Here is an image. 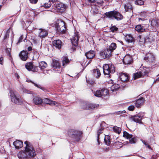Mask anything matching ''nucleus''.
Listing matches in <instances>:
<instances>
[{
	"label": "nucleus",
	"instance_id": "nucleus-31",
	"mask_svg": "<svg viewBox=\"0 0 159 159\" xmlns=\"http://www.w3.org/2000/svg\"><path fill=\"white\" fill-rule=\"evenodd\" d=\"M26 68L29 70H32L34 65L32 62L27 63L25 65Z\"/></svg>",
	"mask_w": 159,
	"mask_h": 159
},
{
	"label": "nucleus",
	"instance_id": "nucleus-54",
	"mask_svg": "<svg viewBox=\"0 0 159 159\" xmlns=\"http://www.w3.org/2000/svg\"><path fill=\"white\" fill-rule=\"evenodd\" d=\"M10 29H9L7 32L6 34V35L5 36V38H6H6H7V37H8L9 35V33L10 32Z\"/></svg>",
	"mask_w": 159,
	"mask_h": 159
},
{
	"label": "nucleus",
	"instance_id": "nucleus-21",
	"mask_svg": "<svg viewBox=\"0 0 159 159\" xmlns=\"http://www.w3.org/2000/svg\"><path fill=\"white\" fill-rule=\"evenodd\" d=\"M85 56L87 59H91L93 58L95 56V52L93 50H90L85 53Z\"/></svg>",
	"mask_w": 159,
	"mask_h": 159
},
{
	"label": "nucleus",
	"instance_id": "nucleus-59",
	"mask_svg": "<svg viewBox=\"0 0 159 159\" xmlns=\"http://www.w3.org/2000/svg\"><path fill=\"white\" fill-rule=\"evenodd\" d=\"M142 142V143L146 146L147 145L148 143L146 142H145L144 141H143V139H141L140 140Z\"/></svg>",
	"mask_w": 159,
	"mask_h": 159
},
{
	"label": "nucleus",
	"instance_id": "nucleus-26",
	"mask_svg": "<svg viewBox=\"0 0 159 159\" xmlns=\"http://www.w3.org/2000/svg\"><path fill=\"white\" fill-rule=\"evenodd\" d=\"M52 67L55 69L59 68L60 67V65L58 61L56 60H53L52 63Z\"/></svg>",
	"mask_w": 159,
	"mask_h": 159
},
{
	"label": "nucleus",
	"instance_id": "nucleus-35",
	"mask_svg": "<svg viewBox=\"0 0 159 159\" xmlns=\"http://www.w3.org/2000/svg\"><path fill=\"white\" fill-rule=\"evenodd\" d=\"M116 48V45L114 43H112L109 46V48H107L111 52L115 50Z\"/></svg>",
	"mask_w": 159,
	"mask_h": 159
},
{
	"label": "nucleus",
	"instance_id": "nucleus-28",
	"mask_svg": "<svg viewBox=\"0 0 159 159\" xmlns=\"http://www.w3.org/2000/svg\"><path fill=\"white\" fill-rule=\"evenodd\" d=\"M62 65L63 66H65L68 64L70 61L66 57H63L62 58Z\"/></svg>",
	"mask_w": 159,
	"mask_h": 159
},
{
	"label": "nucleus",
	"instance_id": "nucleus-64",
	"mask_svg": "<svg viewBox=\"0 0 159 159\" xmlns=\"http://www.w3.org/2000/svg\"><path fill=\"white\" fill-rule=\"evenodd\" d=\"M159 77L156 79V81H159Z\"/></svg>",
	"mask_w": 159,
	"mask_h": 159
},
{
	"label": "nucleus",
	"instance_id": "nucleus-30",
	"mask_svg": "<svg viewBox=\"0 0 159 159\" xmlns=\"http://www.w3.org/2000/svg\"><path fill=\"white\" fill-rule=\"evenodd\" d=\"M93 75L96 78H98L101 75L99 70L98 69H94L93 70Z\"/></svg>",
	"mask_w": 159,
	"mask_h": 159
},
{
	"label": "nucleus",
	"instance_id": "nucleus-1",
	"mask_svg": "<svg viewBox=\"0 0 159 159\" xmlns=\"http://www.w3.org/2000/svg\"><path fill=\"white\" fill-rule=\"evenodd\" d=\"M82 132L75 129H70L68 130L67 134L69 137L75 141H78L81 138Z\"/></svg>",
	"mask_w": 159,
	"mask_h": 159
},
{
	"label": "nucleus",
	"instance_id": "nucleus-38",
	"mask_svg": "<svg viewBox=\"0 0 159 159\" xmlns=\"http://www.w3.org/2000/svg\"><path fill=\"white\" fill-rule=\"evenodd\" d=\"M98 11V9L97 8L96 6H94L92 8L91 12L93 15H95L97 14Z\"/></svg>",
	"mask_w": 159,
	"mask_h": 159
},
{
	"label": "nucleus",
	"instance_id": "nucleus-49",
	"mask_svg": "<svg viewBox=\"0 0 159 159\" xmlns=\"http://www.w3.org/2000/svg\"><path fill=\"white\" fill-rule=\"evenodd\" d=\"M32 70V71L33 72H39V70L38 69V66H34Z\"/></svg>",
	"mask_w": 159,
	"mask_h": 159
},
{
	"label": "nucleus",
	"instance_id": "nucleus-48",
	"mask_svg": "<svg viewBox=\"0 0 159 159\" xmlns=\"http://www.w3.org/2000/svg\"><path fill=\"white\" fill-rule=\"evenodd\" d=\"M118 28L115 26H113L110 28L111 31L113 32L117 31L118 30Z\"/></svg>",
	"mask_w": 159,
	"mask_h": 159
},
{
	"label": "nucleus",
	"instance_id": "nucleus-29",
	"mask_svg": "<svg viewBox=\"0 0 159 159\" xmlns=\"http://www.w3.org/2000/svg\"><path fill=\"white\" fill-rule=\"evenodd\" d=\"M39 36L42 38H45L48 34L47 30L43 29H40Z\"/></svg>",
	"mask_w": 159,
	"mask_h": 159
},
{
	"label": "nucleus",
	"instance_id": "nucleus-63",
	"mask_svg": "<svg viewBox=\"0 0 159 159\" xmlns=\"http://www.w3.org/2000/svg\"><path fill=\"white\" fill-rule=\"evenodd\" d=\"M97 1L95 0H92L91 1V3H93V2H96Z\"/></svg>",
	"mask_w": 159,
	"mask_h": 159
},
{
	"label": "nucleus",
	"instance_id": "nucleus-43",
	"mask_svg": "<svg viewBox=\"0 0 159 159\" xmlns=\"http://www.w3.org/2000/svg\"><path fill=\"white\" fill-rule=\"evenodd\" d=\"M149 72V71L148 70H142L141 73H142V77H143L145 75H148V74Z\"/></svg>",
	"mask_w": 159,
	"mask_h": 159
},
{
	"label": "nucleus",
	"instance_id": "nucleus-44",
	"mask_svg": "<svg viewBox=\"0 0 159 159\" xmlns=\"http://www.w3.org/2000/svg\"><path fill=\"white\" fill-rule=\"evenodd\" d=\"M143 1L142 0H136L135 2V4L139 5H143Z\"/></svg>",
	"mask_w": 159,
	"mask_h": 159
},
{
	"label": "nucleus",
	"instance_id": "nucleus-34",
	"mask_svg": "<svg viewBox=\"0 0 159 159\" xmlns=\"http://www.w3.org/2000/svg\"><path fill=\"white\" fill-rule=\"evenodd\" d=\"M125 11H131L132 10V7L131 5L129 3H127L124 6Z\"/></svg>",
	"mask_w": 159,
	"mask_h": 159
},
{
	"label": "nucleus",
	"instance_id": "nucleus-53",
	"mask_svg": "<svg viewBox=\"0 0 159 159\" xmlns=\"http://www.w3.org/2000/svg\"><path fill=\"white\" fill-rule=\"evenodd\" d=\"M96 3L98 4L100 6H101L102 5V4L103 3V1H101V0L99 1H97L96 2Z\"/></svg>",
	"mask_w": 159,
	"mask_h": 159
},
{
	"label": "nucleus",
	"instance_id": "nucleus-9",
	"mask_svg": "<svg viewBox=\"0 0 159 159\" xmlns=\"http://www.w3.org/2000/svg\"><path fill=\"white\" fill-rule=\"evenodd\" d=\"M57 11L62 12L64 11L66 8V6L65 4L60 2H57L56 4L53 6Z\"/></svg>",
	"mask_w": 159,
	"mask_h": 159
},
{
	"label": "nucleus",
	"instance_id": "nucleus-27",
	"mask_svg": "<svg viewBox=\"0 0 159 159\" xmlns=\"http://www.w3.org/2000/svg\"><path fill=\"white\" fill-rule=\"evenodd\" d=\"M121 80L123 82L127 81L129 80V76L126 73L121 74L120 76Z\"/></svg>",
	"mask_w": 159,
	"mask_h": 159
},
{
	"label": "nucleus",
	"instance_id": "nucleus-3",
	"mask_svg": "<svg viewBox=\"0 0 159 159\" xmlns=\"http://www.w3.org/2000/svg\"><path fill=\"white\" fill-rule=\"evenodd\" d=\"M10 96L12 102L17 104H20L22 103V101L20 99V97L16 92L11 90L10 92Z\"/></svg>",
	"mask_w": 159,
	"mask_h": 159
},
{
	"label": "nucleus",
	"instance_id": "nucleus-41",
	"mask_svg": "<svg viewBox=\"0 0 159 159\" xmlns=\"http://www.w3.org/2000/svg\"><path fill=\"white\" fill-rule=\"evenodd\" d=\"M140 42H142V43H146L148 42H149L150 41L149 40V37L148 36L146 37L144 39H141V38H140Z\"/></svg>",
	"mask_w": 159,
	"mask_h": 159
},
{
	"label": "nucleus",
	"instance_id": "nucleus-4",
	"mask_svg": "<svg viewBox=\"0 0 159 159\" xmlns=\"http://www.w3.org/2000/svg\"><path fill=\"white\" fill-rule=\"evenodd\" d=\"M105 15L109 18L113 19L114 18L118 20L123 18V16L120 13L114 11L107 12L105 13Z\"/></svg>",
	"mask_w": 159,
	"mask_h": 159
},
{
	"label": "nucleus",
	"instance_id": "nucleus-33",
	"mask_svg": "<svg viewBox=\"0 0 159 159\" xmlns=\"http://www.w3.org/2000/svg\"><path fill=\"white\" fill-rule=\"evenodd\" d=\"M103 128H101L100 129H99L97 133V139L98 142V145H99L100 144L99 142V137L100 134L103 133Z\"/></svg>",
	"mask_w": 159,
	"mask_h": 159
},
{
	"label": "nucleus",
	"instance_id": "nucleus-61",
	"mask_svg": "<svg viewBox=\"0 0 159 159\" xmlns=\"http://www.w3.org/2000/svg\"><path fill=\"white\" fill-rule=\"evenodd\" d=\"M32 50V48L30 46L28 48V50L29 51H30Z\"/></svg>",
	"mask_w": 159,
	"mask_h": 159
},
{
	"label": "nucleus",
	"instance_id": "nucleus-62",
	"mask_svg": "<svg viewBox=\"0 0 159 159\" xmlns=\"http://www.w3.org/2000/svg\"><path fill=\"white\" fill-rule=\"evenodd\" d=\"M146 147H148V148H149V149H152L150 147V146L148 145V144H147V145L146 146Z\"/></svg>",
	"mask_w": 159,
	"mask_h": 159
},
{
	"label": "nucleus",
	"instance_id": "nucleus-13",
	"mask_svg": "<svg viewBox=\"0 0 159 159\" xmlns=\"http://www.w3.org/2000/svg\"><path fill=\"white\" fill-rule=\"evenodd\" d=\"M111 52L108 48H107L104 51L101 52L100 55L102 57L104 58H108L111 56Z\"/></svg>",
	"mask_w": 159,
	"mask_h": 159
},
{
	"label": "nucleus",
	"instance_id": "nucleus-56",
	"mask_svg": "<svg viewBox=\"0 0 159 159\" xmlns=\"http://www.w3.org/2000/svg\"><path fill=\"white\" fill-rule=\"evenodd\" d=\"M23 39V36H22V35H21L19 38V39L18 40V42H17V43H20V42H22Z\"/></svg>",
	"mask_w": 159,
	"mask_h": 159
},
{
	"label": "nucleus",
	"instance_id": "nucleus-42",
	"mask_svg": "<svg viewBox=\"0 0 159 159\" xmlns=\"http://www.w3.org/2000/svg\"><path fill=\"white\" fill-rule=\"evenodd\" d=\"M120 87V86L118 84H115L112 85L111 87L112 91H114L115 90L118 89Z\"/></svg>",
	"mask_w": 159,
	"mask_h": 159
},
{
	"label": "nucleus",
	"instance_id": "nucleus-12",
	"mask_svg": "<svg viewBox=\"0 0 159 159\" xmlns=\"http://www.w3.org/2000/svg\"><path fill=\"white\" fill-rule=\"evenodd\" d=\"M123 136L124 137L129 139V143H135V139L133 137V135L129 134L126 131L123 132Z\"/></svg>",
	"mask_w": 159,
	"mask_h": 159
},
{
	"label": "nucleus",
	"instance_id": "nucleus-6",
	"mask_svg": "<svg viewBox=\"0 0 159 159\" xmlns=\"http://www.w3.org/2000/svg\"><path fill=\"white\" fill-rule=\"evenodd\" d=\"M103 73L105 75H109L110 73H113L115 72V67L113 65L104 64L103 66Z\"/></svg>",
	"mask_w": 159,
	"mask_h": 159
},
{
	"label": "nucleus",
	"instance_id": "nucleus-55",
	"mask_svg": "<svg viewBox=\"0 0 159 159\" xmlns=\"http://www.w3.org/2000/svg\"><path fill=\"white\" fill-rule=\"evenodd\" d=\"M38 0H30V2L33 4H35L36 3Z\"/></svg>",
	"mask_w": 159,
	"mask_h": 159
},
{
	"label": "nucleus",
	"instance_id": "nucleus-52",
	"mask_svg": "<svg viewBox=\"0 0 159 159\" xmlns=\"http://www.w3.org/2000/svg\"><path fill=\"white\" fill-rule=\"evenodd\" d=\"M135 107L133 105H130L128 107V109L130 111H133L134 110Z\"/></svg>",
	"mask_w": 159,
	"mask_h": 159
},
{
	"label": "nucleus",
	"instance_id": "nucleus-23",
	"mask_svg": "<svg viewBox=\"0 0 159 159\" xmlns=\"http://www.w3.org/2000/svg\"><path fill=\"white\" fill-rule=\"evenodd\" d=\"M151 21V25L155 28L158 27L159 25V22L158 20H157L156 19H151L150 20Z\"/></svg>",
	"mask_w": 159,
	"mask_h": 159
},
{
	"label": "nucleus",
	"instance_id": "nucleus-50",
	"mask_svg": "<svg viewBox=\"0 0 159 159\" xmlns=\"http://www.w3.org/2000/svg\"><path fill=\"white\" fill-rule=\"evenodd\" d=\"M23 92L25 93L28 94H32V92L25 89H23Z\"/></svg>",
	"mask_w": 159,
	"mask_h": 159
},
{
	"label": "nucleus",
	"instance_id": "nucleus-40",
	"mask_svg": "<svg viewBox=\"0 0 159 159\" xmlns=\"http://www.w3.org/2000/svg\"><path fill=\"white\" fill-rule=\"evenodd\" d=\"M141 77L142 76V73L141 72H138L134 74V79L135 80L136 79L139 78Z\"/></svg>",
	"mask_w": 159,
	"mask_h": 159
},
{
	"label": "nucleus",
	"instance_id": "nucleus-51",
	"mask_svg": "<svg viewBox=\"0 0 159 159\" xmlns=\"http://www.w3.org/2000/svg\"><path fill=\"white\" fill-rule=\"evenodd\" d=\"M31 82L34 84L35 86L38 87V88H40L43 90H44V88L43 87H41L40 85H38V84L33 82H32V81H31Z\"/></svg>",
	"mask_w": 159,
	"mask_h": 159
},
{
	"label": "nucleus",
	"instance_id": "nucleus-36",
	"mask_svg": "<svg viewBox=\"0 0 159 159\" xmlns=\"http://www.w3.org/2000/svg\"><path fill=\"white\" fill-rule=\"evenodd\" d=\"M104 141L106 145H109L111 143L110 137L108 135H105Z\"/></svg>",
	"mask_w": 159,
	"mask_h": 159
},
{
	"label": "nucleus",
	"instance_id": "nucleus-57",
	"mask_svg": "<svg viewBox=\"0 0 159 159\" xmlns=\"http://www.w3.org/2000/svg\"><path fill=\"white\" fill-rule=\"evenodd\" d=\"M3 57H0V64L1 65L3 64Z\"/></svg>",
	"mask_w": 159,
	"mask_h": 159
},
{
	"label": "nucleus",
	"instance_id": "nucleus-22",
	"mask_svg": "<svg viewBox=\"0 0 159 159\" xmlns=\"http://www.w3.org/2000/svg\"><path fill=\"white\" fill-rule=\"evenodd\" d=\"M125 40L128 43H132L135 41L134 38L130 34H127L125 36Z\"/></svg>",
	"mask_w": 159,
	"mask_h": 159
},
{
	"label": "nucleus",
	"instance_id": "nucleus-14",
	"mask_svg": "<svg viewBox=\"0 0 159 159\" xmlns=\"http://www.w3.org/2000/svg\"><path fill=\"white\" fill-rule=\"evenodd\" d=\"M123 60V63L125 64H130L133 62V58L129 55H125Z\"/></svg>",
	"mask_w": 159,
	"mask_h": 159
},
{
	"label": "nucleus",
	"instance_id": "nucleus-16",
	"mask_svg": "<svg viewBox=\"0 0 159 159\" xmlns=\"http://www.w3.org/2000/svg\"><path fill=\"white\" fill-rule=\"evenodd\" d=\"M79 39V36L78 34L76 33H75L74 36L71 39L72 45L75 47L77 46L78 44V42Z\"/></svg>",
	"mask_w": 159,
	"mask_h": 159
},
{
	"label": "nucleus",
	"instance_id": "nucleus-20",
	"mask_svg": "<svg viewBox=\"0 0 159 159\" xmlns=\"http://www.w3.org/2000/svg\"><path fill=\"white\" fill-rule=\"evenodd\" d=\"M52 43L53 46L58 49H60L61 47L62 42L60 40H54Z\"/></svg>",
	"mask_w": 159,
	"mask_h": 159
},
{
	"label": "nucleus",
	"instance_id": "nucleus-58",
	"mask_svg": "<svg viewBox=\"0 0 159 159\" xmlns=\"http://www.w3.org/2000/svg\"><path fill=\"white\" fill-rule=\"evenodd\" d=\"M125 112V111L124 110L123 111H119L117 112L118 114H122Z\"/></svg>",
	"mask_w": 159,
	"mask_h": 159
},
{
	"label": "nucleus",
	"instance_id": "nucleus-39",
	"mask_svg": "<svg viewBox=\"0 0 159 159\" xmlns=\"http://www.w3.org/2000/svg\"><path fill=\"white\" fill-rule=\"evenodd\" d=\"M113 131L118 133V134H119L121 132V129L120 127H117V126H114L113 127Z\"/></svg>",
	"mask_w": 159,
	"mask_h": 159
},
{
	"label": "nucleus",
	"instance_id": "nucleus-7",
	"mask_svg": "<svg viewBox=\"0 0 159 159\" xmlns=\"http://www.w3.org/2000/svg\"><path fill=\"white\" fill-rule=\"evenodd\" d=\"M94 95L97 97H102L103 98L108 96L109 91L107 89H103L101 90H97L94 93Z\"/></svg>",
	"mask_w": 159,
	"mask_h": 159
},
{
	"label": "nucleus",
	"instance_id": "nucleus-37",
	"mask_svg": "<svg viewBox=\"0 0 159 159\" xmlns=\"http://www.w3.org/2000/svg\"><path fill=\"white\" fill-rule=\"evenodd\" d=\"M47 66V64L44 61H42L39 63V67L41 70L45 68Z\"/></svg>",
	"mask_w": 159,
	"mask_h": 159
},
{
	"label": "nucleus",
	"instance_id": "nucleus-47",
	"mask_svg": "<svg viewBox=\"0 0 159 159\" xmlns=\"http://www.w3.org/2000/svg\"><path fill=\"white\" fill-rule=\"evenodd\" d=\"M148 15V13L146 11L142 12L141 14V16L143 17H146Z\"/></svg>",
	"mask_w": 159,
	"mask_h": 159
},
{
	"label": "nucleus",
	"instance_id": "nucleus-17",
	"mask_svg": "<svg viewBox=\"0 0 159 159\" xmlns=\"http://www.w3.org/2000/svg\"><path fill=\"white\" fill-rule=\"evenodd\" d=\"M145 101L144 99L143 98H141L137 100L134 102L135 106L137 108L141 107Z\"/></svg>",
	"mask_w": 159,
	"mask_h": 159
},
{
	"label": "nucleus",
	"instance_id": "nucleus-11",
	"mask_svg": "<svg viewBox=\"0 0 159 159\" xmlns=\"http://www.w3.org/2000/svg\"><path fill=\"white\" fill-rule=\"evenodd\" d=\"M83 106H84L83 107V109L86 110H90L97 108L99 107V105L88 103L83 104Z\"/></svg>",
	"mask_w": 159,
	"mask_h": 159
},
{
	"label": "nucleus",
	"instance_id": "nucleus-46",
	"mask_svg": "<svg viewBox=\"0 0 159 159\" xmlns=\"http://www.w3.org/2000/svg\"><path fill=\"white\" fill-rule=\"evenodd\" d=\"M51 6V4L49 3H45L43 4V5H42L41 6V7H43L44 8H49Z\"/></svg>",
	"mask_w": 159,
	"mask_h": 159
},
{
	"label": "nucleus",
	"instance_id": "nucleus-19",
	"mask_svg": "<svg viewBox=\"0 0 159 159\" xmlns=\"http://www.w3.org/2000/svg\"><path fill=\"white\" fill-rule=\"evenodd\" d=\"M17 156L19 159H27L28 157L25 151H19L18 153Z\"/></svg>",
	"mask_w": 159,
	"mask_h": 159
},
{
	"label": "nucleus",
	"instance_id": "nucleus-2",
	"mask_svg": "<svg viewBox=\"0 0 159 159\" xmlns=\"http://www.w3.org/2000/svg\"><path fill=\"white\" fill-rule=\"evenodd\" d=\"M24 143L26 144L24 151L28 157L31 158L35 157L36 153L33 146L27 141H25Z\"/></svg>",
	"mask_w": 159,
	"mask_h": 159
},
{
	"label": "nucleus",
	"instance_id": "nucleus-25",
	"mask_svg": "<svg viewBox=\"0 0 159 159\" xmlns=\"http://www.w3.org/2000/svg\"><path fill=\"white\" fill-rule=\"evenodd\" d=\"M43 102L44 103L49 104L51 106L55 105L57 103L54 101H52L46 98L43 99Z\"/></svg>",
	"mask_w": 159,
	"mask_h": 159
},
{
	"label": "nucleus",
	"instance_id": "nucleus-15",
	"mask_svg": "<svg viewBox=\"0 0 159 159\" xmlns=\"http://www.w3.org/2000/svg\"><path fill=\"white\" fill-rule=\"evenodd\" d=\"M19 56L22 60L26 61L29 57V53L26 51L23 50L19 53Z\"/></svg>",
	"mask_w": 159,
	"mask_h": 159
},
{
	"label": "nucleus",
	"instance_id": "nucleus-32",
	"mask_svg": "<svg viewBox=\"0 0 159 159\" xmlns=\"http://www.w3.org/2000/svg\"><path fill=\"white\" fill-rule=\"evenodd\" d=\"M135 30L139 32H143L145 30V29L143 26L139 25L135 27Z\"/></svg>",
	"mask_w": 159,
	"mask_h": 159
},
{
	"label": "nucleus",
	"instance_id": "nucleus-10",
	"mask_svg": "<svg viewBox=\"0 0 159 159\" xmlns=\"http://www.w3.org/2000/svg\"><path fill=\"white\" fill-rule=\"evenodd\" d=\"M143 114L139 113L136 115L132 116L130 117V118L131 120L134 121L137 123H142L141 120L143 118Z\"/></svg>",
	"mask_w": 159,
	"mask_h": 159
},
{
	"label": "nucleus",
	"instance_id": "nucleus-18",
	"mask_svg": "<svg viewBox=\"0 0 159 159\" xmlns=\"http://www.w3.org/2000/svg\"><path fill=\"white\" fill-rule=\"evenodd\" d=\"M13 144L16 148L19 149L23 147V143L21 141L16 140L13 143Z\"/></svg>",
	"mask_w": 159,
	"mask_h": 159
},
{
	"label": "nucleus",
	"instance_id": "nucleus-24",
	"mask_svg": "<svg viewBox=\"0 0 159 159\" xmlns=\"http://www.w3.org/2000/svg\"><path fill=\"white\" fill-rule=\"evenodd\" d=\"M34 103L36 105H40L43 102V99L38 97H35L33 99Z\"/></svg>",
	"mask_w": 159,
	"mask_h": 159
},
{
	"label": "nucleus",
	"instance_id": "nucleus-45",
	"mask_svg": "<svg viewBox=\"0 0 159 159\" xmlns=\"http://www.w3.org/2000/svg\"><path fill=\"white\" fill-rule=\"evenodd\" d=\"M11 49L10 48H7L6 49V52L7 55L10 57H11Z\"/></svg>",
	"mask_w": 159,
	"mask_h": 159
},
{
	"label": "nucleus",
	"instance_id": "nucleus-60",
	"mask_svg": "<svg viewBox=\"0 0 159 159\" xmlns=\"http://www.w3.org/2000/svg\"><path fill=\"white\" fill-rule=\"evenodd\" d=\"M58 0H49L50 2L54 3L57 2Z\"/></svg>",
	"mask_w": 159,
	"mask_h": 159
},
{
	"label": "nucleus",
	"instance_id": "nucleus-5",
	"mask_svg": "<svg viewBox=\"0 0 159 159\" xmlns=\"http://www.w3.org/2000/svg\"><path fill=\"white\" fill-rule=\"evenodd\" d=\"M55 27L58 33H64L66 31V24L61 20L56 24Z\"/></svg>",
	"mask_w": 159,
	"mask_h": 159
},
{
	"label": "nucleus",
	"instance_id": "nucleus-8",
	"mask_svg": "<svg viewBox=\"0 0 159 159\" xmlns=\"http://www.w3.org/2000/svg\"><path fill=\"white\" fill-rule=\"evenodd\" d=\"M155 57L152 53L148 52L145 55L144 60L148 63H150L155 61Z\"/></svg>",
	"mask_w": 159,
	"mask_h": 159
}]
</instances>
